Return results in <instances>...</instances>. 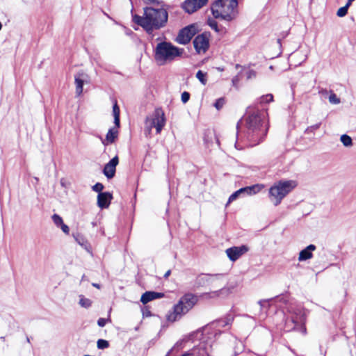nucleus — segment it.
<instances>
[{
  "label": "nucleus",
  "instance_id": "obj_1",
  "mask_svg": "<svg viewBox=\"0 0 356 356\" xmlns=\"http://www.w3.org/2000/svg\"><path fill=\"white\" fill-rule=\"evenodd\" d=\"M168 19V11L163 8H144L142 16L135 15L134 22L143 27L147 33H152L154 30H159L165 26Z\"/></svg>",
  "mask_w": 356,
  "mask_h": 356
},
{
  "label": "nucleus",
  "instance_id": "obj_2",
  "mask_svg": "<svg viewBox=\"0 0 356 356\" xmlns=\"http://www.w3.org/2000/svg\"><path fill=\"white\" fill-rule=\"evenodd\" d=\"M265 114L260 111H251L249 108L246 118V139L250 146L259 144L266 136L268 127L264 122Z\"/></svg>",
  "mask_w": 356,
  "mask_h": 356
},
{
  "label": "nucleus",
  "instance_id": "obj_3",
  "mask_svg": "<svg viewBox=\"0 0 356 356\" xmlns=\"http://www.w3.org/2000/svg\"><path fill=\"white\" fill-rule=\"evenodd\" d=\"M184 49L173 45L170 42H159L154 49V59L158 64L162 65L181 57Z\"/></svg>",
  "mask_w": 356,
  "mask_h": 356
},
{
  "label": "nucleus",
  "instance_id": "obj_4",
  "mask_svg": "<svg viewBox=\"0 0 356 356\" xmlns=\"http://www.w3.org/2000/svg\"><path fill=\"white\" fill-rule=\"evenodd\" d=\"M237 0H216L211 6V12L215 18L230 22L237 16Z\"/></svg>",
  "mask_w": 356,
  "mask_h": 356
},
{
  "label": "nucleus",
  "instance_id": "obj_5",
  "mask_svg": "<svg viewBox=\"0 0 356 356\" xmlns=\"http://www.w3.org/2000/svg\"><path fill=\"white\" fill-rule=\"evenodd\" d=\"M197 302V298L192 293H186L183 296L179 302L169 311L166 319L169 322H175L179 320L186 314Z\"/></svg>",
  "mask_w": 356,
  "mask_h": 356
},
{
  "label": "nucleus",
  "instance_id": "obj_6",
  "mask_svg": "<svg viewBox=\"0 0 356 356\" xmlns=\"http://www.w3.org/2000/svg\"><path fill=\"white\" fill-rule=\"evenodd\" d=\"M297 186L293 180H280L275 182L269 188V198L275 206H277L293 189Z\"/></svg>",
  "mask_w": 356,
  "mask_h": 356
},
{
  "label": "nucleus",
  "instance_id": "obj_7",
  "mask_svg": "<svg viewBox=\"0 0 356 356\" xmlns=\"http://www.w3.org/2000/svg\"><path fill=\"white\" fill-rule=\"evenodd\" d=\"M113 114L114 116L115 127L109 129L106 135L105 139H102V143L104 145L111 144L115 142L118 136V128L120 127V108L115 101L113 106Z\"/></svg>",
  "mask_w": 356,
  "mask_h": 356
},
{
  "label": "nucleus",
  "instance_id": "obj_8",
  "mask_svg": "<svg viewBox=\"0 0 356 356\" xmlns=\"http://www.w3.org/2000/svg\"><path fill=\"white\" fill-rule=\"evenodd\" d=\"M149 117L153 127L156 129V134H160L164 127L166 121L164 112L161 108H157Z\"/></svg>",
  "mask_w": 356,
  "mask_h": 356
},
{
  "label": "nucleus",
  "instance_id": "obj_9",
  "mask_svg": "<svg viewBox=\"0 0 356 356\" xmlns=\"http://www.w3.org/2000/svg\"><path fill=\"white\" fill-rule=\"evenodd\" d=\"M196 33V29L194 25L188 26L182 29L176 38V42L181 44H186Z\"/></svg>",
  "mask_w": 356,
  "mask_h": 356
},
{
  "label": "nucleus",
  "instance_id": "obj_10",
  "mask_svg": "<svg viewBox=\"0 0 356 356\" xmlns=\"http://www.w3.org/2000/svg\"><path fill=\"white\" fill-rule=\"evenodd\" d=\"M213 345L208 344L207 342L202 341L197 346L194 347L192 350L186 352L182 356H209Z\"/></svg>",
  "mask_w": 356,
  "mask_h": 356
},
{
  "label": "nucleus",
  "instance_id": "obj_11",
  "mask_svg": "<svg viewBox=\"0 0 356 356\" xmlns=\"http://www.w3.org/2000/svg\"><path fill=\"white\" fill-rule=\"evenodd\" d=\"M193 45L198 54L205 53L209 47L208 35L204 33L196 36L193 40Z\"/></svg>",
  "mask_w": 356,
  "mask_h": 356
},
{
  "label": "nucleus",
  "instance_id": "obj_12",
  "mask_svg": "<svg viewBox=\"0 0 356 356\" xmlns=\"http://www.w3.org/2000/svg\"><path fill=\"white\" fill-rule=\"evenodd\" d=\"M223 277L222 274H207L200 275L196 279V284L197 286H204L206 284L214 285L216 282H219Z\"/></svg>",
  "mask_w": 356,
  "mask_h": 356
},
{
  "label": "nucleus",
  "instance_id": "obj_13",
  "mask_svg": "<svg viewBox=\"0 0 356 356\" xmlns=\"http://www.w3.org/2000/svg\"><path fill=\"white\" fill-rule=\"evenodd\" d=\"M289 312L291 313V321L293 324V327H291V329H296V326L304 323L305 321V317L300 307H291L289 309Z\"/></svg>",
  "mask_w": 356,
  "mask_h": 356
},
{
  "label": "nucleus",
  "instance_id": "obj_14",
  "mask_svg": "<svg viewBox=\"0 0 356 356\" xmlns=\"http://www.w3.org/2000/svg\"><path fill=\"white\" fill-rule=\"evenodd\" d=\"M248 251V248L245 245L239 247H232L226 250V254L228 258L232 261H236L241 256Z\"/></svg>",
  "mask_w": 356,
  "mask_h": 356
},
{
  "label": "nucleus",
  "instance_id": "obj_15",
  "mask_svg": "<svg viewBox=\"0 0 356 356\" xmlns=\"http://www.w3.org/2000/svg\"><path fill=\"white\" fill-rule=\"evenodd\" d=\"M208 0H186L183 4V8L188 13H193L203 7Z\"/></svg>",
  "mask_w": 356,
  "mask_h": 356
},
{
  "label": "nucleus",
  "instance_id": "obj_16",
  "mask_svg": "<svg viewBox=\"0 0 356 356\" xmlns=\"http://www.w3.org/2000/svg\"><path fill=\"white\" fill-rule=\"evenodd\" d=\"M118 156H115L105 165L103 170V173L108 179H111L115 176L116 166L118 165Z\"/></svg>",
  "mask_w": 356,
  "mask_h": 356
},
{
  "label": "nucleus",
  "instance_id": "obj_17",
  "mask_svg": "<svg viewBox=\"0 0 356 356\" xmlns=\"http://www.w3.org/2000/svg\"><path fill=\"white\" fill-rule=\"evenodd\" d=\"M88 75L84 72L81 71L74 75V83L76 86V94L80 96L83 92V86L84 82H86Z\"/></svg>",
  "mask_w": 356,
  "mask_h": 356
},
{
  "label": "nucleus",
  "instance_id": "obj_18",
  "mask_svg": "<svg viewBox=\"0 0 356 356\" xmlns=\"http://www.w3.org/2000/svg\"><path fill=\"white\" fill-rule=\"evenodd\" d=\"M113 196L109 192L99 193L97 195V205L101 209L108 208Z\"/></svg>",
  "mask_w": 356,
  "mask_h": 356
},
{
  "label": "nucleus",
  "instance_id": "obj_19",
  "mask_svg": "<svg viewBox=\"0 0 356 356\" xmlns=\"http://www.w3.org/2000/svg\"><path fill=\"white\" fill-rule=\"evenodd\" d=\"M165 296L163 293H159L155 291H146L140 298V301L143 304L145 305L149 302L155 299L161 298Z\"/></svg>",
  "mask_w": 356,
  "mask_h": 356
},
{
  "label": "nucleus",
  "instance_id": "obj_20",
  "mask_svg": "<svg viewBox=\"0 0 356 356\" xmlns=\"http://www.w3.org/2000/svg\"><path fill=\"white\" fill-rule=\"evenodd\" d=\"M316 249V245L313 244H310L308 246H307L305 249L301 250L299 253L298 256V261H304L307 259H309L312 258L313 253L312 252L314 251Z\"/></svg>",
  "mask_w": 356,
  "mask_h": 356
},
{
  "label": "nucleus",
  "instance_id": "obj_21",
  "mask_svg": "<svg viewBox=\"0 0 356 356\" xmlns=\"http://www.w3.org/2000/svg\"><path fill=\"white\" fill-rule=\"evenodd\" d=\"M264 188V185L257 184L252 186L241 188L242 193L248 195H253L259 193Z\"/></svg>",
  "mask_w": 356,
  "mask_h": 356
},
{
  "label": "nucleus",
  "instance_id": "obj_22",
  "mask_svg": "<svg viewBox=\"0 0 356 356\" xmlns=\"http://www.w3.org/2000/svg\"><path fill=\"white\" fill-rule=\"evenodd\" d=\"M229 293V289L222 288L220 290L214 291L210 293H206L201 295L203 298H215L220 296L221 294H227Z\"/></svg>",
  "mask_w": 356,
  "mask_h": 356
},
{
  "label": "nucleus",
  "instance_id": "obj_23",
  "mask_svg": "<svg viewBox=\"0 0 356 356\" xmlns=\"http://www.w3.org/2000/svg\"><path fill=\"white\" fill-rule=\"evenodd\" d=\"M73 236L75 239V241L85 250H86L88 252H90V244L88 242V241L82 236L81 234L77 233L74 234Z\"/></svg>",
  "mask_w": 356,
  "mask_h": 356
},
{
  "label": "nucleus",
  "instance_id": "obj_24",
  "mask_svg": "<svg viewBox=\"0 0 356 356\" xmlns=\"http://www.w3.org/2000/svg\"><path fill=\"white\" fill-rule=\"evenodd\" d=\"M152 128H154L152 123L150 121V117H147L145 120L144 132L147 137L150 136Z\"/></svg>",
  "mask_w": 356,
  "mask_h": 356
},
{
  "label": "nucleus",
  "instance_id": "obj_25",
  "mask_svg": "<svg viewBox=\"0 0 356 356\" xmlns=\"http://www.w3.org/2000/svg\"><path fill=\"white\" fill-rule=\"evenodd\" d=\"M79 304L83 308H89L92 305V301L84 296L80 295Z\"/></svg>",
  "mask_w": 356,
  "mask_h": 356
},
{
  "label": "nucleus",
  "instance_id": "obj_26",
  "mask_svg": "<svg viewBox=\"0 0 356 356\" xmlns=\"http://www.w3.org/2000/svg\"><path fill=\"white\" fill-rule=\"evenodd\" d=\"M340 140H341V142L343 143V145L345 147H351L353 145V140H352V138L349 136H348L346 134H343L341 136Z\"/></svg>",
  "mask_w": 356,
  "mask_h": 356
},
{
  "label": "nucleus",
  "instance_id": "obj_27",
  "mask_svg": "<svg viewBox=\"0 0 356 356\" xmlns=\"http://www.w3.org/2000/svg\"><path fill=\"white\" fill-rule=\"evenodd\" d=\"M196 78L202 83L204 86L207 84V73L203 72L202 70L197 71L196 73Z\"/></svg>",
  "mask_w": 356,
  "mask_h": 356
},
{
  "label": "nucleus",
  "instance_id": "obj_28",
  "mask_svg": "<svg viewBox=\"0 0 356 356\" xmlns=\"http://www.w3.org/2000/svg\"><path fill=\"white\" fill-rule=\"evenodd\" d=\"M242 191L241 189H238V191H235L234 193H232L229 199H228V202L226 204V207L230 204L232 202L236 200L241 195H242Z\"/></svg>",
  "mask_w": 356,
  "mask_h": 356
},
{
  "label": "nucleus",
  "instance_id": "obj_29",
  "mask_svg": "<svg viewBox=\"0 0 356 356\" xmlns=\"http://www.w3.org/2000/svg\"><path fill=\"white\" fill-rule=\"evenodd\" d=\"M273 101V96L272 94H267L266 95H263L259 99V103H269Z\"/></svg>",
  "mask_w": 356,
  "mask_h": 356
},
{
  "label": "nucleus",
  "instance_id": "obj_30",
  "mask_svg": "<svg viewBox=\"0 0 356 356\" xmlns=\"http://www.w3.org/2000/svg\"><path fill=\"white\" fill-rule=\"evenodd\" d=\"M52 220L57 227H60L63 223L62 218L58 214L52 216Z\"/></svg>",
  "mask_w": 356,
  "mask_h": 356
},
{
  "label": "nucleus",
  "instance_id": "obj_31",
  "mask_svg": "<svg viewBox=\"0 0 356 356\" xmlns=\"http://www.w3.org/2000/svg\"><path fill=\"white\" fill-rule=\"evenodd\" d=\"M97 348L99 349H104L108 347L109 343L106 340L104 339H99L97 341Z\"/></svg>",
  "mask_w": 356,
  "mask_h": 356
},
{
  "label": "nucleus",
  "instance_id": "obj_32",
  "mask_svg": "<svg viewBox=\"0 0 356 356\" xmlns=\"http://www.w3.org/2000/svg\"><path fill=\"white\" fill-rule=\"evenodd\" d=\"M348 8H347L346 6L340 8L337 12V15L339 17H343L346 15L348 13Z\"/></svg>",
  "mask_w": 356,
  "mask_h": 356
},
{
  "label": "nucleus",
  "instance_id": "obj_33",
  "mask_svg": "<svg viewBox=\"0 0 356 356\" xmlns=\"http://www.w3.org/2000/svg\"><path fill=\"white\" fill-rule=\"evenodd\" d=\"M329 101L331 104H337L340 103V99L334 93L331 94L329 97Z\"/></svg>",
  "mask_w": 356,
  "mask_h": 356
},
{
  "label": "nucleus",
  "instance_id": "obj_34",
  "mask_svg": "<svg viewBox=\"0 0 356 356\" xmlns=\"http://www.w3.org/2000/svg\"><path fill=\"white\" fill-rule=\"evenodd\" d=\"M225 104V100L222 98L217 99L214 104V106L218 109H220Z\"/></svg>",
  "mask_w": 356,
  "mask_h": 356
},
{
  "label": "nucleus",
  "instance_id": "obj_35",
  "mask_svg": "<svg viewBox=\"0 0 356 356\" xmlns=\"http://www.w3.org/2000/svg\"><path fill=\"white\" fill-rule=\"evenodd\" d=\"M104 186L101 183H97L92 186V190L97 193H102L101 191L103 190Z\"/></svg>",
  "mask_w": 356,
  "mask_h": 356
},
{
  "label": "nucleus",
  "instance_id": "obj_36",
  "mask_svg": "<svg viewBox=\"0 0 356 356\" xmlns=\"http://www.w3.org/2000/svg\"><path fill=\"white\" fill-rule=\"evenodd\" d=\"M181 101L183 103H186L190 99V94L188 92H184L181 94Z\"/></svg>",
  "mask_w": 356,
  "mask_h": 356
},
{
  "label": "nucleus",
  "instance_id": "obj_37",
  "mask_svg": "<svg viewBox=\"0 0 356 356\" xmlns=\"http://www.w3.org/2000/svg\"><path fill=\"white\" fill-rule=\"evenodd\" d=\"M108 321V319L100 318L97 321V324L99 327H103L105 326V325L106 324Z\"/></svg>",
  "mask_w": 356,
  "mask_h": 356
},
{
  "label": "nucleus",
  "instance_id": "obj_38",
  "mask_svg": "<svg viewBox=\"0 0 356 356\" xmlns=\"http://www.w3.org/2000/svg\"><path fill=\"white\" fill-rule=\"evenodd\" d=\"M240 79H240L239 75H236L234 77H233V79L232 80L233 86L237 88L238 87V83L240 81Z\"/></svg>",
  "mask_w": 356,
  "mask_h": 356
},
{
  "label": "nucleus",
  "instance_id": "obj_39",
  "mask_svg": "<svg viewBox=\"0 0 356 356\" xmlns=\"http://www.w3.org/2000/svg\"><path fill=\"white\" fill-rule=\"evenodd\" d=\"M60 227V229H62V231L66 234H69L70 233V228L69 227L65 225L64 222L59 227Z\"/></svg>",
  "mask_w": 356,
  "mask_h": 356
},
{
  "label": "nucleus",
  "instance_id": "obj_40",
  "mask_svg": "<svg viewBox=\"0 0 356 356\" xmlns=\"http://www.w3.org/2000/svg\"><path fill=\"white\" fill-rule=\"evenodd\" d=\"M209 26H211V28L212 29L215 30L217 32L218 31V24L214 20H212V21L209 22Z\"/></svg>",
  "mask_w": 356,
  "mask_h": 356
},
{
  "label": "nucleus",
  "instance_id": "obj_41",
  "mask_svg": "<svg viewBox=\"0 0 356 356\" xmlns=\"http://www.w3.org/2000/svg\"><path fill=\"white\" fill-rule=\"evenodd\" d=\"M256 76L255 72L252 70H250L248 73V79H251Z\"/></svg>",
  "mask_w": 356,
  "mask_h": 356
},
{
  "label": "nucleus",
  "instance_id": "obj_42",
  "mask_svg": "<svg viewBox=\"0 0 356 356\" xmlns=\"http://www.w3.org/2000/svg\"><path fill=\"white\" fill-rule=\"evenodd\" d=\"M267 302L268 301L266 300H262L259 301V304L260 305L261 307H265V305L267 303Z\"/></svg>",
  "mask_w": 356,
  "mask_h": 356
},
{
  "label": "nucleus",
  "instance_id": "obj_43",
  "mask_svg": "<svg viewBox=\"0 0 356 356\" xmlns=\"http://www.w3.org/2000/svg\"><path fill=\"white\" fill-rule=\"evenodd\" d=\"M355 0H348L346 4L345 5L347 8H349L350 6V5L352 4V3Z\"/></svg>",
  "mask_w": 356,
  "mask_h": 356
},
{
  "label": "nucleus",
  "instance_id": "obj_44",
  "mask_svg": "<svg viewBox=\"0 0 356 356\" xmlns=\"http://www.w3.org/2000/svg\"><path fill=\"white\" fill-rule=\"evenodd\" d=\"M171 273V270H168L165 274H164V277L165 278H168L170 275Z\"/></svg>",
  "mask_w": 356,
  "mask_h": 356
},
{
  "label": "nucleus",
  "instance_id": "obj_45",
  "mask_svg": "<svg viewBox=\"0 0 356 356\" xmlns=\"http://www.w3.org/2000/svg\"><path fill=\"white\" fill-rule=\"evenodd\" d=\"M319 127H320V124H315V125L311 127V128L313 129H317L319 128Z\"/></svg>",
  "mask_w": 356,
  "mask_h": 356
},
{
  "label": "nucleus",
  "instance_id": "obj_46",
  "mask_svg": "<svg viewBox=\"0 0 356 356\" xmlns=\"http://www.w3.org/2000/svg\"><path fill=\"white\" fill-rule=\"evenodd\" d=\"M92 286H95L97 289H100V285L97 283H92Z\"/></svg>",
  "mask_w": 356,
  "mask_h": 356
},
{
  "label": "nucleus",
  "instance_id": "obj_47",
  "mask_svg": "<svg viewBox=\"0 0 356 356\" xmlns=\"http://www.w3.org/2000/svg\"><path fill=\"white\" fill-rule=\"evenodd\" d=\"M300 329H301V331H302V332L303 334H305V333H306V328H305L304 326H302V325H301Z\"/></svg>",
  "mask_w": 356,
  "mask_h": 356
},
{
  "label": "nucleus",
  "instance_id": "obj_48",
  "mask_svg": "<svg viewBox=\"0 0 356 356\" xmlns=\"http://www.w3.org/2000/svg\"><path fill=\"white\" fill-rule=\"evenodd\" d=\"M235 145V147H236V149H241V147H238V143H237V142H236V143H235V145Z\"/></svg>",
  "mask_w": 356,
  "mask_h": 356
},
{
  "label": "nucleus",
  "instance_id": "obj_49",
  "mask_svg": "<svg viewBox=\"0 0 356 356\" xmlns=\"http://www.w3.org/2000/svg\"><path fill=\"white\" fill-rule=\"evenodd\" d=\"M297 54H294L293 55L291 56V58H293V57H295L296 56Z\"/></svg>",
  "mask_w": 356,
  "mask_h": 356
},
{
  "label": "nucleus",
  "instance_id": "obj_50",
  "mask_svg": "<svg viewBox=\"0 0 356 356\" xmlns=\"http://www.w3.org/2000/svg\"><path fill=\"white\" fill-rule=\"evenodd\" d=\"M2 29V24L0 22V31Z\"/></svg>",
  "mask_w": 356,
  "mask_h": 356
},
{
  "label": "nucleus",
  "instance_id": "obj_51",
  "mask_svg": "<svg viewBox=\"0 0 356 356\" xmlns=\"http://www.w3.org/2000/svg\"><path fill=\"white\" fill-rule=\"evenodd\" d=\"M171 350L168 353L166 356H168L170 354Z\"/></svg>",
  "mask_w": 356,
  "mask_h": 356
}]
</instances>
